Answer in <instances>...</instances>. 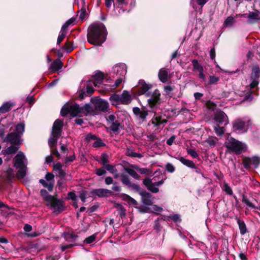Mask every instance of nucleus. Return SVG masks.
Returning <instances> with one entry per match:
<instances>
[{
  "label": "nucleus",
  "instance_id": "f257e3e1",
  "mask_svg": "<svg viewBox=\"0 0 260 260\" xmlns=\"http://www.w3.org/2000/svg\"><path fill=\"white\" fill-rule=\"evenodd\" d=\"M107 30L103 23L91 24L88 28L87 35L89 43L94 45L101 46L106 40Z\"/></svg>",
  "mask_w": 260,
  "mask_h": 260
},
{
  "label": "nucleus",
  "instance_id": "f03ea898",
  "mask_svg": "<svg viewBox=\"0 0 260 260\" xmlns=\"http://www.w3.org/2000/svg\"><path fill=\"white\" fill-rule=\"evenodd\" d=\"M126 73V67L124 63L116 64L113 67L112 71L109 74V78H116L114 84L112 86L113 88H116L124 81L125 76Z\"/></svg>",
  "mask_w": 260,
  "mask_h": 260
},
{
  "label": "nucleus",
  "instance_id": "7ed1b4c3",
  "mask_svg": "<svg viewBox=\"0 0 260 260\" xmlns=\"http://www.w3.org/2000/svg\"><path fill=\"white\" fill-rule=\"evenodd\" d=\"M27 164V159L24 154L22 152H19L14 158V166L19 169L16 174L18 178L22 179L25 176Z\"/></svg>",
  "mask_w": 260,
  "mask_h": 260
},
{
  "label": "nucleus",
  "instance_id": "20e7f679",
  "mask_svg": "<svg viewBox=\"0 0 260 260\" xmlns=\"http://www.w3.org/2000/svg\"><path fill=\"white\" fill-rule=\"evenodd\" d=\"M25 124L20 122L16 125L15 131L9 134L7 137V141L13 144H19L21 136L24 132Z\"/></svg>",
  "mask_w": 260,
  "mask_h": 260
},
{
  "label": "nucleus",
  "instance_id": "39448f33",
  "mask_svg": "<svg viewBox=\"0 0 260 260\" xmlns=\"http://www.w3.org/2000/svg\"><path fill=\"white\" fill-rule=\"evenodd\" d=\"M62 126L63 121L62 120L57 119L54 121L51 133L52 137L48 140V144L50 147H53L56 144L57 140L61 135Z\"/></svg>",
  "mask_w": 260,
  "mask_h": 260
},
{
  "label": "nucleus",
  "instance_id": "423d86ee",
  "mask_svg": "<svg viewBox=\"0 0 260 260\" xmlns=\"http://www.w3.org/2000/svg\"><path fill=\"white\" fill-rule=\"evenodd\" d=\"M225 145L228 150L236 154L241 153L245 148L244 144L232 137L228 138L225 142Z\"/></svg>",
  "mask_w": 260,
  "mask_h": 260
},
{
  "label": "nucleus",
  "instance_id": "0eeeda50",
  "mask_svg": "<svg viewBox=\"0 0 260 260\" xmlns=\"http://www.w3.org/2000/svg\"><path fill=\"white\" fill-rule=\"evenodd\" d=\"M92 109L89 104L80 107L79 105L74 104L71 108V116L75 117L77 116H86L92 111Z\"/></svg>",
  "mask_w": 260,
  "mask_h": 260
},
{
  "label": "nucleus",
  "instance_id": "6e6552de",
  "mask_svg": "<svg viewBox=\"0 0 260 260\" xmlns=\"http://www.w3.org/2000/svg\"><path fill=\"white\" fill-rule=\"evenodd\" d=\"M251 123L249 120L238 118L233 122V127L234 129L238 133H244L247 131Z\"/></svg>",
  "mask_w": 260,
  "mask_h": 260
},
{
  "label": "nucleus",
  "instance_id": "1a4fd4ad",
  "mask_svg": "<svg viewBox=\"0 0 260 260\" xmlns=\"http://www.w3.org/2000/svg\"><path fill=\"white\" fill-rule=\"evenodd\" d=\"M52 201L47 203V206H49L55 213L58 214L64 209V205L63 202L59 199L53 197Z\"/></svg>",
  "mask_w": 260,
  "mask_h": 260
},
{
  "label": "nucleus",
  "instance_id": "9d476101",
  "mask_svg": "<svg viewBox=\"0 0 260 260\" xmlns=\"http://www.w3.org/2000/svg\"><path fill=\"white\" fill-rule=\"evenodd\" d=\"M155 179L154 178L150 179L148 178H145L143 180L144 184L146 186L147 189L154 193H157L159 191V189L157 186L161 185L164 183V181L161 180L160 181L155 182Z\"/></svg>",
  "mask_w": 260,
  "mask_h": 260
},
{
  "label": "nucleus",
  "instance_id": "9b49d317",
  "mask_svg": "<svg viewBox=\"0 0 260 260\" xmlns=\"http://www.w3.org/2000/svg\"><path fill=\"white\" fill-rule=\"evenodd\" d=\"M260 164V157L254 156L251 158L246 157L243 159V164L246 169H250L252 167L256 168Z\"/></svg>",
  "mask_w": 260,
  "mask_h": 260
},
{
  "label": "nucleus",
  "instance_id": "f8f14e48",
  "mask_svg": "<svg viewBox=\"0 0 260 260\" xmlns=\"http://www.w3.org/2000/svg\"><path fill=\"white\" fill-rule=\"evenodd\" d=\"M160 96V93L158 90L156 89L153 92L151 97L147 100L148 104L151 108H154L159 104Z\"/></svg>",
  "mask_w": 260,
  "mask_h": 260
},
{
  "label": "nucleus",
  "instance_id": "ddd939ff",
  "mask_svg": "<svg viewBox=\"0 0 260 260\" xmlns=\"http://www.w3.org/2000/svg\"><path fill=\"white\" fill-rule=\"evenodd\" d=\"M152 87V85L147 84L144 80H141L137 85V93L138 95H142L146 94L148 95V90Z\"/></svg>",
  "mask_w": 260,
  "mask_h": 260
},
{
  "label": "nucleus",
  "instance_id": "4468645a",
  "mask_svg": "<svg viewBox=\"0 0 260 260\" xmlns=\"http://www.w3.org/2000/svg\"><path fill=\"white\" fill-rule=\"evenodd\" d=\"M214 120L218 123H224L225 125L229 123L228 116L223 111H217L215 113Z\"/></svg>",
  "mask_w": 260,
  "mask_h": 260
},
{
  "label": "nucleus",
  "instance_id": "2eb2a0df",
  "mask_svg": "<svg viewBox=\"0 0 260 260\" xmlns=\"http://www.w3.org/2000/svg\"><path fill=\"white\" fill-rule=\"evenodd\" d=\"M93 103L95 108L100 111H106L109 108L108 103L102 99H96L93 101Z\"/></svg>",
  "mask_w": 260,
  "mask_h": 260
},
{
  "label": "nucleus",
  "instance_id": "dca6fc26",
  "mask_svg": "<svg viewBox=\"0 0 260 260\" xmlns=\"http://www.w3.org/2000/svg\"><path fill=\"white\" fill-rule=\"evenodd\" d=\"M121 182L123 184L127 186L129 188H132L135 190L139 191L140 189L139 185L137 184L132 183L129 177L126 175L123 174L121 176Z\"/></svg>",
  "mask_w": 260,
  "mask_h": 260
},
{
  "label": "nucleus",
  "instance_id": "f3484780",
  "mask_svg": "<svg viewBox=\"0 0 260 260\" xmlns=\"http://www.w3.org/2000/svg\"><path fill=\"white\" fill-rule=\"evenodd\" d=\"M91 194L93 196H97L100 198H104L110 196L112 194V191L107 189L99 188L92 190Z\"/></svg>",
  "mask_w": 260,
  "mask_h": 260
},
{
  "label": "nucleus",
  "instance_id": "a211bd4d",
  "mask_svg": "<svg viewBox=\"0 0 260 260\" xmlns=\"http://www.w3.org/2000/svg\"><path fill=\"white\" fill-rule=\"evenodd\" d=\"M140 194L142 197V200L143 204L146 205H152V200L150 193L146 191H141Z\"/></svg>",
  "mask_w": 260,
  "mask_h": 260
},
{
  "label": "nucleus",
  "instance_id": "6ab92c4d",
  "mask_svg": "<svg viewBox=\"0 0 260 260\" xmlns=\"http://www.w3.org/2000/svg\"><path fill=\"white\" fill-rule=\"evenodd\" d=\"M63 67V64L59 59H55L49 67V69L52 72H55L61 69Z\"/></svg>",
  "mask_w": 260,
  "mask_h": 260
},
{
  "label": "nucleus",
  "instance_id": "aec40b11",
  "mask_svg": "<svg viewBox=\"0 0 260 260\" xmlns=\"http://www.w3.org/2000/svg\"><path fill=\"white\" fill-rule=\"evenodd\" d=\"M120 95L121 104H128L132 101V97L130 93L126 90H124Z\"/></svg>",
  "mask_w": 260,
  "mask_h": 260
},
{
  "label": "nucleus",
  "instance_id": "412c9836",
  "mask_svg": "<svg viewBox=\"0 0 260 260\" xmlns=\"http://www.w3.org/2000/svg\"><path fill=\"white\" fill-rule=\"evenodd\" d=\"M169 71L168 69L162 68L160 70L158 73V78L162 83H166L168 81V75Z\"/></svg>",
  "mask_w": 260,
  "mask_h": 260
},
{
  "label": "nucleus",
  "instance_id": "4be33fe9",
  "mask_svg": "<svg viewBox=\"0 0 260 260\" xmlns=\"http://www.w3.org/2000/svg\"><path fill=\"white\" fill-rule=\"evenodd\" d=\"M175 87L174 86L167 85L164 86V91L166 95L170 97H174L175 96Z\"/></svg>",
  "mask_w": 260,
  "mask_h": 260
},
{
  "label": "nucleus",
  "instance_id": "5701e85b",
  "mask_svg": "<svg viewBox=\"0 0 260 260\" xmlns=\"http://www.w3.org/2000/svg\"><path fill=\"white\" fill-rule=\"evenodd\" d=\"M121 197L122 199L127 202L130 206H136L138 205L137 202L135 199L126 194L122 193L121 194Z\"/></svg>",
  "mask_w": 260,
  "mask_h": 260
},
{
  "label": "nucleus",
  "instance_id": "b1692460",
  "mask_svg": "<svg viewBox=\"0 0 260 260\" xmlns=\"http://www.w3.org/2000/svg\"><path fill=\"white\" fill-rule=\"evenodd\" d=\"M177 159L184 165L190 168H194L195 165L192 161L187 159L183 157H180Z\"/></svg>",
  "mask_w": 260,
  "mask_h": 260
},
{
  "label": "nucleus",
  "instance_id": "393cba45",
  "mask_svg": "<svg viewBox=\"0 0 260 260\" xmlns=\"http://www.w3.org/2000/svg\"><path fill=\"white\" fill-rule=\"evenodd\" d=\"M109 100L112 104L113 105L121 104L120 94H114L110 97Z\"/></svg>",
  "mask_w": 260,
  "mask_h": 260
},
{
  "label": "nucleus",
  "instance_id": "a878e982",
  "mask_svg": "<svg viewBox=\"0 0 260 260\" xmlns=\"http://www.w3.org/2000/svg\"><path fill=\"white\" fill-rule=\"evenodd\" d=\"M109 124L110 125V127L111 130L114 133L118 132L120 128H122V126L118 120H116Z\"/></svg>",
  "mask_w": 260,
  "mask_h": 260
},
{
  "label": "nucleus",
  "instance_id": "bb28decb",
  "mask_svg": "<svg viewBox=\"0 0 260 260\" xmlns=\"http://www.w3.org/2000/svg\"><path fill=\"white\" fill-rule=\"evenodd\" d=\"M40 193L43 199L47 202V203H48L49 202H50L52 201V199L54 197L53 196L49 194L48 192L45 189H41Z\"/></svg>",
  "mask_w": 260,
  "mask_h": 260
},
{
  "label": "nucleus",
  "instance_id": "cd10ccee",
  "mask_svg": "<svg viewBox=\"0 0 260 260\" xmlns=\"http://www.w3.org/2000/svg\"><path fill=\"white\" fill-rule=\"evenodd\" d=\"M94 86H99L103 83V77L102 73L96 75L94 80L92 81Z\"/></svg>",
  "mask_w": 260,
  "mask_h": 260
},
{
  "label": "nucleus",
  "instance_id": "c85d7f7f",
  "mask_svg": "<svg viewBox=\"0 0 260 260\" xmlns=\"http://www.w3.org/2000/svg\"><path fill=\"white\" fill-rule=\"evenodd\" d=\"M237 223L239 225L240 234L242 235L246 234V233L247 232V228L244 222L243 221L240 220L238 218Z\"/></svg>",
  "mask_w": 260,
  "mask_h": 260
},
{
  "label": "nucleus",
  "instance_id": "c756f323",
  "mask_svg": "<svg viewBox=\"0 0 260 260\" xmlns=\"http://www.w3.org/2000/svg\"><path fill=\"white\" fill-rule=\"evenodd\" d=\"M13 104L10 102H7L4 103L1 107H0V112L2 113H4L8 112L10 110Z\"/></svg>",
  "mask_w": 260,
  "mask_h": 260
},
{
  "label": "nucleus",
  "instance_id": "7c9ffc66",
  "mask_svg": "<svg viewBox=\"0 0 260 260\" xmlns=\"http://www.w3.org/2000/svg\"><path fill=\"white\" fill-rule=\"evenodd\" d=\"M64 237L65 240L68 242L73 243L76 241L78 237L72 233H67L64 234Z\"/></svg>",
  "mask_w": 260,
  "mask_h": 260
},
{
  "label": "nucleus",
  "instance_id": "2f4dec72",
  "mask_svg": "<svg viewBox=\"0 0 260 260\" xmlns=\"http://www.w3.org/2000/svg\"><path fill=\"white\" fill-rule=\"evenodd\" d=\"M260 70L257 65L254 66L252 68L251 78L258 79L259 77Z\"/></svg>",
  "mask_w": 260,
  "mask_h": 260
},
{
  "label": "nucleus",
  "instance_id": "473e14b6",
  "mask_svg": "<svg viewBox=\"0 0 260 260\" xmlns=\"http://www.w3.org/2000/svg\"><path fill=\"white\" fill-rule=\"evenodd\" d=\"M67 34L66 29H63L61 27V30L59 32L57 40V44L59 45L64 38L66 37Z\"/></svg>",
  "mask_w": 260,
  "mask_h": 260
},
{
  "label": "nucleus",
  "instance_id": "72a5a7b5",
  "mask_svg": "<svg viewBox=\"0 0 260 260\" xmlns=\"http://www.w3.org/2000/svg\"><path fill=\"white\" fill-rule=\"evenodd\" d=\"M242 202L246 205L249 208L251 209H255L256 208L255 206L250 201V200L247 198V197L244 195L242 197Z\"/></svg>",
  "mask_w": 260,
  "mask_h": 260
},
{
  "label": "nucleus",
  "instance_id": "f704fd0d",
  "mask_svg": "<svg viewBox=\"0 0 260 260\" xmlns=\"http://www.w3.org/2000/svg\"><path fill=\"white\" fill-rule=\"evenodd\" d=\"M214 129L218 136H222L225 132V128L224 127L219 126L218 124H216L214 126Z\"/></svg>",
  "mask_w": 260,
  "mask_h": 260
},
{
  "label": "nucleus",
  "instance_id": "c9c22d12",
  "mask_svg": "<svg viewBox=\"0 0 260 260\" xmlns=\"http://www.w3.org/2000/svg\"><path fill=\"white\" fill-rule=\"evenodd\" d=\"M39 181L44 187L47 188L49 191L53 190V186L52 183H49L47 181L44 179H40Z\"/></svg>",
  "mask_w": 260,
  "mask_h": 260
},
{
  "label": "nucleus",
  "instance_id": "e433bc0d",
  "mask_svg": "<svg viewBox=\"0 0 260 260\" xmlns=\"http://www.w3.org/2000/svg\"><path fill=\"white\" fill-rule=\"evenodd\" d=\"M39 181L44 187L47 188L49 191L53 190V186L52 183H49L47 181L44 179H40Z\"/></svg>",
  "mask_w": 260,
  "mask_h": 260
},
{
  "label": "nucleus",
  "instance_id": "4c0bfd02",
  "mask_svg": "<svg viewBox=\"0 0 260 260\" xmlns=\"http://www.w3.org/2000/svg\"><path fill=\"white\" fill-rule=\"evenodd\" d=\"M217 141L218 139L215 137H209L206 140V142L211 147H214L216 145Z\"/></svg>",
  "mask_w": 260,
  "mask_h": 260
},
{
  "label": "nucleus",
  "instance_id": "58836bf2",
  "mask_svg": "<svg viewBox=\"0 0 260 260\" xmlns=\"http://www.w3.org/2000/svg\"><path fill=\"white\" fill-rule=\"evenodd\" d=\"M72 105H71L70 107L64 106L61 110L60 113L61 116H66L68 114H70L71 115V108Z\"/></svg>",
  "mask_w": 260,
  "mask_h": 260
},
{
  "label": "nucleus",
  "instance_id": "ea45409f",
  "mask_svg": "<svg viewBox=\"0 0 260 260\" xmlns=\"http://www.w3.org/2000/svg\"><path fill=\"white\" fill-rule=\"evenodd\" d=\"M126 171L129 175L132 176L135 179L138 180L140 179V176L134 170L128 168L126 169Z\"/></svg>",
  "mask_w": 260,
  "mask_h": 260
},
{
  "label": "nucleus",
  "instance_id": "a19ab883",
  "mask_svg": "<svg viewBox=\"0 0 260 260\" xmlns=\"http://www.w3.org/2000/svg\"><path fill=\"white\" fill-rule=\"evenodd\" d=\"M18 149V146H11L6 149V152L9 154H14L17 151Z\"/></svg>",
  "mask_w": 260,
  "mask_h": 260
},
{
  "label": "nucleus",
  "instance_id": "79ce46f5",
  "mask_svg": "<svg viewBox=\"0 0 260 260\" xmlns=\"http://www.w3.org/2000/svg\"><path fill=\"white\" fill-rule=\"evenodd\" d=\"M106 118L108 124L116 121L115 116L113 114H110V113L106 115Z\"/></svg>",
  "mask_w": 260,
  "mask_h": 260
},
{
  "label": "nucleus",
  "instance_id": "37998d69",
  "mask_svg": "<svg viewBox=\"0 0 260 260\" xmlns=\"http://www.w3.org/2000/svg\"><path fill=\"white\" fill-rule=\"evenodd\" d=\"M219 81V78L215 76H210L209 80V84L216 85Z\"/></svg>",
  "mask_w": 260,
  "mask_h": 260
},
{
  "label": "nucleus",
  "instance_id": "c03bdc74",
  "mask_svg": "<svg viewBox=\"0 0 260 260\" xmlns=\"http://www.w3.org/2000/svg\"><path fill=\"white\" fill-rule=\"evenodd\" d=\"M152 123L156 125H159L164 123L166 122V121L165 120H162L159 117H155L153 118L152 119Z\"/></svg>",
  "mask_w": 260,
  "mask_h": 260
},
{
  "label": "nucleus",
  "instance_id": "a18cd8bd",
  "mask_svg": "<svg viewBox=\"0 0 260 260\" xmlns=\"http://www.w3.org/2000/svg\"><path fill=\"white\" fill-rule=\"evenodd\" d=\"M93 85H94V84H93V82L92 81H88L87 83V84H86V92L88 94H91V93H92L93 92L94 89H93Z\"/></svg>",
  "mask_w": 260,
  "mask_h": 260
},
{
  "label": "nucleus",
  "instance_id": "49530a36",
  "mask_svg": "<svg viewBox=\"0 0 260 260\" xmlns=\"http://www.w3.org/2000/svg\"><path fill=\"white\" fill-rule=\"evenodd\" d=\"M126 154L128 156L134 157L141 158L142 157V154L135 152L132 150H131L129 149H127V152H126Z\"/></svg>",
  "mask_w": 260,
  "mask_h": 260
},
{
  "label": "nucleus",
  "instance_id": "de8ad7c7",
  "mask_svg": "<svg viewBox=\"0 0 260 260\" xmlns=\"http://www.w3.org/2000/svg\"><path fill=\"white\" fill-rule=\"evenodd\" d=\"M64 48L67 52H70L74 49V47L73 43L68 40L64 45Z\"/></svg>",
  "mask_w": 260,
  "mask_h": 260
},
{
  "label": "nucleus",
  "instance_id": "09e8293b",
  "mask_svg": "<svg viewBox=\"0 0 260 260\" xmlns=\"http://www.w3.org/2000/svg\"><path fill=\"white\" fill-rule=\"evenodd\" d=\"M210 57L211 58L214 60V63H215V64L216 65V67L218 68H219L220 70H221L220 68L219 67V66H218V64L217 63V62L216 61L215 59V49L214 48H212L211 50H210Z\"/></svg>",
  "mask_w": 260,
  "mask_h": 260
},
{
  "label": "nucleus",
  "instance_id": "8fccbe9b",
  "mask_svg": "<svg viewBox=\"0 0 260 260\" xmlns=\"http://www.w3.org/2000/svg\"><path fill=\"white\" fill-rule=\"evenodd\" d=\"M223 190L229 195L233 194V190L228 183H224L223 186Z\"/></svg>",
  "mask_w": 260,
  "mask_h": 260
},
{
  "label": "nucleus",
  "instance_id": "3c124183",
  "mask_svg": "<svg viewBox=\"0 0 260 260\" xmlns=\"http://www.w3.org/2000/svg\"><path fill=\"white\" fill-rule=\"evenodd\" d=\"M45 179L46 181H47L49 183H52V185L54 186V175L50 173H47L45 175Z\"/></svg>",
  "mask_w": 260,
  "mask_h": 260
},
{
  "label": "nucleus",
  "instance_id": "603ef678",
  "mask_svg": "<svg viewBox=\"0 0 260 260\" xmlns=\"http://www.w3.org/2000/svg\"><path fill=\"white\" fill-rule=\"evenodd\" d=\"M105 169H106L107 171L110 172L111 173H115L117 172V170L114 166H112L109 164H105Z\"/></svg>",
  "mask_w": 260,
  "mask_h": 260
},
{
  "label": "nucleus",
  "instance_id": "864d4df0",
  "mask_svg": "<svg viewBox=\"0 0 260 260\" xmlns=\"http://www.w3.org/2000/svg\"><path fill=\"white\" fill-rule=\"evenodd\" d=\"M234 22V18L232 16L228 17L224 22V25L225 26H232Z\"/></svg>",
  "mask_w": 260,
  "mask_h": 260
},
{
  "label": "nucleus",
  "instance_id": "5fc2aeb1",
  "mask_svg": "<svg viewBox=\"0 0 260 260\" xmlns=\"http://www.w3.org/2000/svg\"><path fill=\"white\" fill-rule=\"evenodd\" d=\"M192 63L193 64V69L195 70H198V71L203 69V67H202L198 62L197 60L194 59L192 61Z\"/></svg>",
  "mask_w": 260,
  "mask_h": 260
},
{
  "label": "nucleus",
  "instance_id": "6e6d98bb",
  "mask_svg": "<svg viewBox=\"0 0 260 260\" xmlns=\"http://www.w3.org/2000/svg\"><path fill=\"white\" fill-rule=\"evenodd\" d=\"M75 20V18H71V19H69L67 21H66V22L61 27L63 29H67L70 25L74 22Z\"/></svg>",
  "mask_w": 260,
  "mask_h": 260
},
{
  "label": "nucleus",
  "instance_id": "4d7b16f0",
  "mask_svg": "<svg viewBox=\"0 0 260 260\" xmlns=\"http://www.w3.org/2000/svg\"><path fill=\"white\" fill-rule=\"evenodd\" d=\"M152 211L155 213H159L162 211V208L156 205H153L151 207Z\"/></svg>",
  "mask_w": 260,
  "mask_h": 260
},
{
  "label": "nucleus",
  "instance_id": "13d9d810",
  "mask_svg": "<svg viewBox=\"0 0 260 260\" xmlns=\"http://www.w3.org/2000/svg\"><path fill=\"white\" fill-rule=\"evenodd\" d=\"M6 174L7 176V177L9 179H11L13 178L14 176V173L13 170L11 168H9L7 171H6Z\"/></svg>",
  "mask_w": 260,
  "mask_h": 260
},
{
  "label": "nucleus",
  "instance_id": "bf43d9fd",
  "mask_svg": "<svg viewBox=\"0 0 260 260\" xmlns=\"http://www.w3.org/2000/svg\"><path fill=\"white\" fill-rule=\"evenodd\" d=\"M258 14L257 12H250L248 18L250 20H256L258 19Z\"/></svg>",
  "mask_w": 260,
  "mask_h": 260
},
{
  "label": "nucleus",
  "instance_id": "052dcab7",
  "mask_svg": "<svg viewBox=\"0 0 260 260\" xmlns=\"http://www.w3.org/2000/svg\"><path fill=\"white\" fill-rule=\"evenodd\" d=\"M187 152L188 154L190 155L193 158H197L199 157L198 154L197 153V152L195 150H194L193 149H187Z\"/></svg>",
  "mask_w": 260,
  "mask_h": 260
},
{
  "label": "nucleus",
  "instance_id": "680f3d73",
  "mask_svg": "<svg viewBox=\"0 0 260 260\" xmlns=\"http://www.w3.org/2000/svg\"><path fill=\"white\" fill-rule=\"evenodd\" d=\"M166 170L170 173L174 172L175 170L174 166L170 163L167 164L166 166Z\"/></svg>",
  "mask_w": 260,
  "mask_h": 260
},
{
  "label": "nucleus",
  "instance_id": "e2e57ef3",
  "mask_svg": "<svg viewBox=\"0 0 260 260\" xmlns=\"http://www.w3.org/2000/svg\"><path fill=\"white\" fill-rule=\"evenodd\" d=\"M78 13L80 14L79 18L80 19L83 20L85 18L87 14L85 9H82Z\"/></svg>",
  "mask_w": 260,
  "mask_h": 260
},
{
  "label": "nucleus",
  "instance_id": "0e129e2a",
  "mask_svg": "<svg viewBox=\"0 0 260 260\" xmlns=\"http://www.w3.org/2000/svg\"><path fill=\"white\" fill-rule=\"evenodd\" d=\"M95 239V236L94 235H91L88 238H86L84 242L87 244H90L93 242Z\"/></svg>",
  "mask_w": 260,
  "mask_h": 260
},
{
  "label": "nucleus",
  "instance_id": "69168bd1",
  "mask_svg": "<svg viewBox=\"0 0 260 260\" xmlns=\"http://www.w3.org/2000/svg\"><path fill=\"white\" fill-rule=\"evenodd\" d=\"M86 197L87 192L85 191H81L79 194V198L83 203H84L86 201Z\"/></svg>",
  "mask_w": 260,
  "mask_h": 260
},
{
  "label": "nucleus",
  "instance_id": "338daca9",
  "mask_svg": "<svg viewBox=\"0 0 260 260\" xmlns=\"http://www.w3.org/2000/svg\"><path fill=\"white\" fill-rule=\"evenodd\" d=\"M258 79H255L254 78H251V82L250 83V88H254L255 87H256L258 84Z\"/></svg>",
  "mask_w": 260,
  "mask_h": 260
},
{
  "label": "nucleus",
  "instance_id": "774afa93",
  "mask_svg": "<svg viewBox=\"0 0 260 260\" xmlns=\"http://www.w3.org/2000/svg\"><path fill=\"white\" fill-rule=\"evenodd\" d=\"M68 199H71L73 201H76V196L74 192H70L68 194Z\"/></svg>",
  "mask_w": 260,
  "mask_h": 260
}]
</instances>
